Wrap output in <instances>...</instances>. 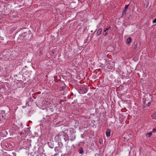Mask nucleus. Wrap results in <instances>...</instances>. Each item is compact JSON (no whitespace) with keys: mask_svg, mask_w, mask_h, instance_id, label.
Listing matches in <instances>:
<instances>
[{"mask_svg":"<svg viewBox=\"0 0 156 156\" xmlns=\"http://www.w3.org/2000/svg\"><path fill=\"white\" fill-rule=\"evenodd\" d=\"M2 117V119H5L8 118L9 116L6 115L4 111H2L0 112V117Z\"/></svg>","mask_w":156,"mask_h":156,"instance_id":"obj_3","label":"nucleus"},{"mask_svg":"<svg viewBox=\"0 0 156 156\" xmlns=\"http://www.w3.org/2000/svg\"><path fill=\"white\" fill-rule=\"evenodd\" d=\"M156 23V18L153 20V23Z\"/></svg>","mask_w":156,"mask_h":156,"instance_id":"obj_17","label":"nucleus"},{"mask_svg":"<svg viewBox=\"0 0 156 156\" xmlns=\"http://www.w3.org/2000/svg\"><path fill=\"white\" fill-rule=\"evenodd\" d=\"M152 132L154 133H156V128L153 129Z\"/></svg>","mask_w":156,"mask_h":156,"instance_id":"obj_18","label":"nucleus"},{"mask_svg":"<svg viewBox=\"0 0 156 156\" xmlns=\"http://www.w3.org/2000/svg\"><path fill=\"white\" fill-rule=\"evenodd\" d=\"M98 155V154H96L95 155H94V156H97Z\"/></svg>","mask_w":156,"mask_h":156,"instance_id":"obj_19","label":"nucleus"},{"mask_svg":"<svg viewBox=\"0 0 156 156\" xmlns=\"http://www.w3.org/2000/svg\"><path fill=\"white\" fill-rule=\"evenodd\" d=\"M54 150L56 153H58L61 152V148L59 147H55L54 148Z\"/></svg>","mask_w":156,"mask_h":156,"instance_id":"obj_6","label":"nucleus"},{"mask_svg":"<svg viewBox=\"0 0 156 156\" xmlns=\"http://www.w3.org/2000/svg\"><path fill=\"white\" fill-rule=\"evenodd\" d=\"M111 130L110 129H108L106 132V134L107 137L108 138L111 135Z\"/></svg>","mask_w":156,"mask_h":156,"instance_id":"obj_7","label":"nucleus"},{"mask_svg":"<svg viewBox=\"0 0 156 156\" xmlns=\"http://www.w3.org/2000/svg\"><path fill=\"white\" fill-rule=\"evenodd\" d=\"M126 11L125 10H123V11H122V16H123L124 15H125L126 14Z\"/></svg>","mask_w":156,"mask_h":156,"instance_id":"obj_15","label":"nucleus"},{"mask_svg":"<svg viewBox=\"0 0 156 156\" xmlns=\"http://www.w3.org/2000/svg\"><path fill=\"white\" fill-rule=\"evenodd\" d=\"M151 135L152 133H149L147 134V137H150L151 136Z\"/></svg>","mask_w":156,"mask_h":156,"instance_id":"obj_14","label":"nucleus"},{"mask_svg":"<svg viewBox=\"0 0 156 156\" xmlns=\"http://www.w3.org/2000/svg\"><path fill=\"white\" fill-rule=\"evenodd\" d=\"M102 31V28L99 29L97 31V34L98 35V36H99L101 34Z\"/></svg>","mask_w":156,"mask_h":156,"instance_id":"obj_11","label":"nucleus"},{"mask_svg":"<svg viewBox=\"0 0 156 156\" xmlns=\"http://www.w3.org/2000/svg\"><path fill=\"white\" fill-rule=\"evenodd\" d=\"M128 6H129V5H126L124 9V10H125L126 11L128 8Z\"/></svg>","mask_w":156,"mask_h":156,"instance_id":"obj_16","label":"nucleus"},{"mask_svg":"<svg viewBox=\"0 0 156 156\" xmlns=\"http://www.w3.org/2000/svg\"><path fill=\"white\" fill-rule=\"evenodd\" d=\"M152 100V97L149 93H147L143 98V103L146 105L149 106L151 104Z\"/></svg>","mask_w":156,"mask_h":156,"instance_id":"obj_1","label":"nucleus"},{"mask_svg":"<svg viewBox=\"0 0 156 156\" xmlns=\"http://www.w3.org/2000/svg\"><path fill=\"white\" fill-rule=\"evenodd\" d=\"M152 116L153 119H156V113H154L152 115Z\"/></svg>","mask_w":156,"mask_h":156,"instance_id":"obj_13","label":"nucleus"},{"mask_svg":"<svg viewBox=\"0 0 156 156\" xmlns=\"http://www.w3.org/2000/svg\"><path fill=\"white\" fill-rule=\"evenodd\" d=\"M111 63H112V62H110L108 63V66H107V67L108 68V69H114V65H112L111 66H110Z\"/></svg>","mask_w":156,"mask_h":156,"instance_id":"obj_8","label":"nucleus"},{"mask_svg":"<svg viewBox=\"0 0 156 156\" xmlns=\"http://www.w3.org/2000/svg\"><path fill=\"white\" fill-rule=\"evenodd\" d=\"M26 36H25V41H26L27 40H29L32 36L31 34L29 33L27 34V32H26Z\"/></svg>","mask_w":156,"mask_h":156,"instance_id":"obj_5","label":"nucleus"},{"mask_svg":"<svg viewBox=\"0 0 156 156\" xmlns=\"http://www.w3.org/2000/svg\"><path fill=\"white\" fill-rule=\"evenodd\" d=\"M71 149L72 148L70 146H67L66 147V149L68 154H69L70 153V151L71 150Z\"/></svg>","mask_w":156,"mask_h":156,"instance_id":"obj_9","label":"nucleus"},{"mask_svg":"<svg viewBox=\"0 0 156 156\" xmlns=\"http://www.w3.org/2000/svg\"><path fill=\"white\" fill-rule=\"evenodd\" d=\"M111 27H109L108 28H106V29H104V32L105 33H103V35H104L105 36H106L108 34L110 33L111 31Z\"/></svg>","mask_w":156,"mask_h":156,"instance_id":"obj_4","label":"nucleus"},{"mask_svg":"<svg viewBox=\"0 0 156 156\" xmlns=\"http://www.w3.org/2000/svg\"><path fill=\"white\" fill-rule=\"evenodd\" d=\"M83 152V150L82 147H81L79 150V153L80 154H82Z\"/></svg>","mask_w":156,"mask_h":156,"instance_id":"obj_12","label":"nucleus"},{"mask_svg":"<svg viewBox=\"0 0 156 156\" xmlns=\"http://www.w3.org/2000/svg\"><path fill=\"white\" fill-rule=\"evenodd\" d=\"M132 39L130 37H128L126 41V42L127 44H129L131 42Z\"/></svg>","mask_w":156,"mask_h":156,"instance_id":"obj_10","label":"nucleus"},{"mask_svg":"<svg viewBox=\"0 0 156 156\" xmlns=\"http://www.w3.org/2000/svg\"><path fill=\"white\" fill-rule=\"evenodd\" d=\"M26 32H24L20 35L17 39L18 41L19 42H21L25 41V36H26Z\"/></svg>","mask_w":156,"mask_h":156,"instance_id":"obj_2","label":"nucleus"}]
</instances>
